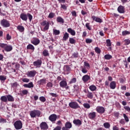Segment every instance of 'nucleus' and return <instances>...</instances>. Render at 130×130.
Wrapping results in <instances>:
<instances>
[{
  "mask_svg": "<svg viewBox=\"0 0 130 130\" xmlns=\"http://www.w3.org/2000/svg\"><path fill=\"white\" fill-rule=\"evenodd\" d=\"M57 118V116L55 114H52L49 117V119L51 121H55Z\"/></svg>",
  "mask_w": 130,
  "mask_h": 130,
  "instance_id": "obj_14",
  "label": "nucleus"
},
{
  "mask_svg": "<svg viewBox=\"0 0 130 130\" xmlns=\"http://www.w3.org/2000/svg\"><path fill=\"white\" fill-rule=\"evenodd\" d=\"M87 69H86V68H82V72L83 73V74H87Z\"/></svg>",
  "mask_w": 130,
  "mask_h": 130,
  "instance_id": "obj_61",
  "label": "nucleus"
},
{
  "mask_svg": "<svg viewBox=\"0 0 130 130\" xmlns=\"http://www.w3.org/2000/svg\"><path fill=\"white\" fill-rule=\"evenodd\" d=\"M89 80H90V76L88 75H84L82 77V81L84 82H88Z\"/></svg>",
  "mask_w": 130,
  "mask_h": 130,
  "instance_id": "obj_20",
  "label": "nucleus"
},
{
  "mask_svg": "<svg viewBox=\"0 0 130 130\" xmlns=\"http://www.w3.org/2000/svg\"><path fill=\"white\" fill-rule=\"evenodd\" d=\"M20 18L23 21H27L28 20L27 14L22 13L20 14Z\"/></svg>",
  "mask_w": 130,
  "mask_h": 130,
  "instance_id": "obj_15",
  "label": "nucleus"
},
{
  "mask_svg": "<svg viewBox=\"0 0 130 130\" xmlns=\"http://www.w3.org/2000/svg\"><path fill=\"white\" fill-rule=\"evenodd\" d=\"M106 43L107 46H111V41L110 40L108 39L106 40Z\"/></svg>",
  "mask_w": 130,
  "mask_h": 130,
  "instance_id": "obj_47",
  "label": "nucleus"
},
{
  "mask_svg": "<svg viewBox=\"0 0 130 130\" xmlns=\"http://www.w3.org/2000/svg\"><path fill=\"white\" fill-rule=\"evenodd\" d=\"M84 66L87 68V69H90V64H89V63L84 62Z\"/></svg>",
  "mask_w": 130,
  "mask_h": 130,
  "instance_id": "obj_55",
  "label": "nucleus"
},
{
  "mask_svg": "<svg viewBox=\"0 0 130 130\" xmlns=\"http://www.w3.org/2000/svg\"><path fill=\"white\" fill-rule=\"evenodd\" d=\"M64 71H67V72H69V71H71V68L69 66H65L64 67Z\"/></svg>",
  "mask_w": 130,
  "mask_h": 130,
  "instance_id": "obj_46",
  "label": "nucleus"
},
{
  "mask_svg": "<svg viewBox=\"0 0 130 130\" xmlns=\"http://www.w3.org/2000/svg\"><path fill=\"white\" fill-rule=\"evenodd\" d=\"M53 32L54 35H59V34L60 33V31H59V30H57L55 29H53Z\"/></svg>",
  "mask_w": 130,
  "mask_h": 130,
  "instance_id": "obj_34",
  "label": "nucleus"
},
{
  "mask_svg": "<svg viewBox=\"0 0 130 130\" xmlns=\"http://www.w3.org/2000/svg\"><path fill=\"white\" fill-rule=\"evenodd\" d=\"M1 100L3 102H7L8 101V98L6 96H2L1 98Z\"/></svg>",
  "mask_w": 130,
  "mask_h": 130,
  "instance_id": "obj_33",
  "label": "nucleus"
},
{
  "mask_svg": "<svg viewBox=\"0 0 130 130\" xmlns=\"http://www.w3.org/2000/svg\"><path fill=\"white\" fill-rule=\"evenodd\" d=\"M85 27L89 30H92V28H91V27L90 26V23H86Z\"/></svg>",
  "mask_w": 130,
  "mask_h": 130,
  "instance_id": "obj_44",
  "label": "nucleus"
},
{
  "mask_svg": "<svg viewBox=\"0 0 130 130\" xmlns=\"http://www.w3.org/2000/svg\"><path fill=\"white\" fill-rule=\"evenodd\" d=\"M22 81L23 83H29V82H30V79L28 78H22Z\"/></svg>",
  "mask_w": 130,
  "mask_h": 130,
  "instance_id": "obj_42",
  "label": "nucleus"
},
{
  "mask_svg": "<svg viewBox=\"0 0 130 130\" xmlns=\"http://www.w3.org/2000/svg\"><path fill=\"white\" fill-rule=\"evenodd\" d=\"M69 37H70V35L68 32H65L63 34L62 41H67L68 39H69Z\"/></svg>",
  "mask_w": 130,
  "mask_h": 130,
  "instance_id": "obj_19",
  "label": "nucleus"
},
{
  "mask_svg": "<svg viewBox=\"0 0 130 130\" xmlns=\"http://www.w3.org/2000/svg\"><path fill=\"white\" fill-rule=\"evenodd\" d=\"M83 106H84V108H87V109H89V108H90V104H89L88 103L83 104Z\"/></svg>",
  "mask_w": 130,
  "mask_h": 130,
  "instance_id": "obj_41",
  "label": "nucleus"
},
{
  "mask_svg": "<svg viewBox=\"0 0 130 130\" xmlns=\"http://www.w3.org/2000/svg\"><path fill=\"white\" fill-rule=\"evenodd\" d=\"M72 123L70 122H67L65 123V127H66V128H72Z\"/></svg>",
  "mask_w": 130,
  "mask_h": 130,
  "instance_id": "obj_28",
  "label": "nucleus"
},
{
  "mask_svg": "<svg viewBox=\"0 0 130 130\" xmlns=\"http://www.w3.org/2000/svg\"><path fill=\"white\" fill-rule=\"evenodd\" d=\"M61 9L67 10V6L65 5L61 4Z\"/></svg>",
  "mask_w": 130,
  "mask_h": 130,
  "instance_id": "obj_60",
  "label": "nucleus"
},
{
  "mask_svg": "<svg viewBox=\"0 0 130 130\" xmlns=\"http://www.w3.org/2000/svg\"><path fill=\"white\" fill-rule=\"evenodd\" d=\"M85 41L87 43H92V40L91 39H86Z\"/></svg>",
  "mask_w": 130,
  "mask_h": 130,
  "instance_id": "obj_56",
  "label": "nucleus"
},
{
  "mask_svg": "<svg viewBox=\"0 0 130 130\" xmlns=\"http://www.w3.org/2000/svg\"><path fill=\"white\" fill-rule=\"evenodd\" d=\"M73 57L77 58V57H78V56H79V53L78 52L74 53L73 54Z\"/></svg>",
  "mask_w": 130,
  "mask_h": 130,
  "instance_id": "obj_59",
  "label": "nucleus"
},
{
  "mask_svg": "<svg viewBox=\"0 0 130 130\" xmlns=\"http://www.w3.org/2000/svg\"><path fill=\"white\" fill-rule=\"evenodd\" d=\"M96 112H92L88 114V118L89 119H91L92 120H94L95 118H96Z\"/></svg>",
  "mask_w": 130,
  "mask_h": 130,
  "instance_id": "obj_9",
  "label": "nucleus"
},
{
  "mask_svg": "<svg viewBox=\"0 0 130 130\" xmlns=\"http://www.w3.org/2000/svg\"><path fill=\"white\" fill-rule=\"evenodd\" d=\"M40 114H41V112H40L39 110H34L30 111V117L32 118H34V117H36V116L39 117V116H40Z\"/></svg>",
  "mask_w": 130,
  "mask_h": 130,
  "instance_id": "obj_2",
  "label": "nucleus"
},
{
  "mask_svg": "<svg viewBox=\"0 0 130 130\" xmlns=\"http://www.w3.org/2000/svg\"><path fill=\"white\" fill-rule=\"evenodd\" d=\"M86 96L87 98H89V99H92L94 94H93V93L88 91Z\"/></svg>",
  "mask_w": 130,
  "mask_h": 130,
  "instance_id": "obj_25",
  "label": "nucleus"
},
{
  "mask_svg": "<svg viewBox=\"0 0 130 130\" xmlns=\"http://www.w3.org/2000/svg\"><path fill=\"white\" fill-rule=\"evenodd\" d=\"M27 49H30L31 50H34L35 48L32 44H28L26 47Z\"/></svg>",
  "mask_w": 130,
  "mask_h": 130,
  "instance_id": "obj_31",
  "label": "nucleus"
},
{
  "mask_svg": "<svg viewBox=\"0 0 130 130\" xmlns=\"http://www.w3.org/2000/svg\"><path fill=\"white\" fill-rule=\"evenodd\" d=\"M124 109L127 111L128 112H130V107L128 106H125L124 107Z\"/></svg>",
  "mask_w": 130,
  "mask_h": 130,
  "instance_id": "obj_54",
  "label": "nucleus"
},
{
  "mask_svg": "<svg viewBox=\"0 0 130 130\" xmlns=\"http://www.w3.org/2000/svg\"><path fill=\"white\" fill-rule=\"evenodd\" d=\"M71 14L73 17H77V12L76 11H72Z\"/></svg>",
  "mask_w": 130,
  "mask_h": 130,
  "instance_id": "obj_62",
  "label": "nucleus"
},
{
  "mask_svg": "<svg viewBox=\"0 0 130 130\" xmlns=\"http://www.w3.org/2000/svg\"><path fill=\"white\" fill-rule=\"evenodd\" d=\"M69 42L71 44H75L76 43V40L74 39L73 38H69Z\"/></svg>",
  "mask_w": 130,
  "mask_h": 130,
  "instance_id": "obj_37",
  "label": "nucleus"
},
{
  "mask_svg": "<svg viewBox=\"0 0 130 130\" xmlns=\"http://www.w3.org/2000/svg\"><path fill=\"white\" fill-rule=\"evenodd\" d=\"M91 18L93 21H95L97 23H102V19L100 18L96 17L95 16H92Z\"/></svg>",
  "mask_w": 130,
  "mask_h": 130,
  "instance_id": "obj_16",
  "label": "nucleus"
},
{
  "mask_svg": "<svg viewBox=\"0 0 130 130\" xmlns=\"http://www.w3.org/2000/svg\"><path fill=\"white\" fill-rule=\"evenodd\" d=\"M14 125L16 129H21V128L23 127V124H22V122H21V121H16L14 123Z\"/></svg>",
  "mask_w": 130,
  "mask_h": 130,
  "instance_id": "obj_5",
  "label": "nucleus"
},
{
  "mask_svg": "<svg viewBox=\"0 0 130 130\" xmlns=\"http://www.w3.org/2000/svg\"><path fill=\"white\" fill-rule=\"evenodd\" d=\"M41 129L46 130L48 128V125L45 122H43L40 124Z\"/></svg>",
  "mask_w": 130,
  "mask_h": 130,
  "instance_id": "obj_10",
  "label": "nucleus"
},
{
  "mask_svg": "<svg viewBox=\"0 0 130 130\" xmlns=\"http://www.w3.org/2000/svg\"><path fill=\"white\" fill-rule=\"evenodd\" d=\"M7 80V76L1 75L0 76V81L2 82H5V80Z\"/></svg>",
  "mask_w": 130,
  "mask_h": 130,
  "instance_id": "obj_35",
  "label": "nucleus"
},
{
  "mask_svg": "<svg viewBox=\"0 0 130 130\" xmlns=\"http://www.w3.org/2000/svg\"><path fill=\"white\" fill-rule=\"evenodd\" d=\"M94 50L96 53H100L101 52V50L97 47L95 48Z\"/></svg>",
  "mask_w": 130,
  "mask_h": 130,
  "instance_id": "obj_49",
  "label": "nucleus"
},
{
  "mask_svg": "<svg viewBox=\"0 0 130 130\" xmlns=\"http://www.w3.org/2000/svg\"><path fill=\"white\" fill-rule=\"evenodd\" d=\"M37 72L35 70L28 71L26 73V76L28 77V78H33L36 76Z\"/></svg>",
  "mask_w": 130,
  "mask_h": 130,
  "instance_id": "obj_7",
  "label": "nucleus"
},
{
  "mask_svg": "<svg viewBox=\"0 0 130 130\" xmlns=\"http://www.w3.org/2000/svg\"><path fill=\"white\" fill-rule=\"evenodd\" d=\"M0 24L2 27L4 28H8V27H10L11 26V24H10V21H8L5 19H3L1 21Z\"/></svg>",
  "mask_w": 130,
  "mask_h": 130,
  "instance_id": "obj_3",
  "label": "nucleus"
},
{
  "mask_svg": "<svg viewBox=\"0 0 130 130\" xmlns=\"http://www.w3.org/2000/svg\"><path fill=\"white\" fill-rule=\"evenodd\" d=\"M42 63V62H41V60H38L34 62V66L36 68H40V67H41Z\"/></svg>",
  "mask_w": 130,
  "mask_h": 130,
  "instance_id": "obj_13",
  "label": "nucleus"
},
{
  "mask_svg": "<svg viewBox=\"0 0 130 130\" xmlns=\"http://www.w3.org/2000/svg\"><path fill=\"white\" fill-rule=\"evenodd\" d=\"M11 38H12V37H11V36H10V35L8 34L6 36L7 40H11Z\"/></svg>",
  "mask_w": 130,
  "mask_h": 130,
  "instance_id": "obj_58",
  "label": "nucleus"
},
{
  "mask_svg": "<svg viewBox=\"0 0 130 130\" xmlns=\"http://www.w3.org/2000/svg\"><path fill=\"white\" fill-rule=\"evenodd\" d=\"M76 82H77V79H76V78H73L71 80L69 83L70 84H74Z\"/></svg>",
  "mask_w": 130,
  "mask_h": 130,
  "instance_id": "obj_40",
  "label": "nucleus"
},
{
  "mask_svg": "<svg viewBox=\"0 0 130 130\" xmlns=\"http://www.w3.org/2000/svg\"><path fill=\"white\" fill-rule=\"evenodd\" d=\"M110 87L111 89H115V87H116V83H115V82L112 81L111 82Z\"/></svg>",
  "mask_w": 130,
  "mask_h": 130,
  "instance_id": "obj_27",
  "label": "nucleus"
},
{
  "mask_svg": "<svg viewBox=\"0 0 130 130\" xmlns=\"http://www.w3.org/2000/svg\"><path fill=\"white\" fill-rule=\"evenodd\" d=\"M56 124H57V125H59V126H60V127H61V125H62L61 121H58L56 123Z\"/></svg>",
  "mask_w": 130,
  "mask_h": 130,
  "instance_id": "obj_63",
  "label": "nucleus"
},
{
  "mask_svg": "<svg viewBox=\"0 0 130 130\" xmlns=\"http://www.w3.org/2000/svg\"><path fill=\"white\" fill-rule=\"evenodd\" d=\"M73 123L76 125H81L82 124V122L79 119L74 120Z\"/></svg>",
  "mask_w": 130,
  "mask_h": 130,
  "instance_id": "obj_24",
  "label": "nucleus"
},
{
  "mask_svg": "<svg viewBox=\"0 0 130 130\" xmlns=\"http://www.w3.org/2000/svg\"><path fill=\"white\" fill-rule=\"evenodd\" d=\"M123 117L126 122H128L129 121V119H128V117L126 116L125 114H123Z\"/></svg>",
  "mask_w": 130,
  "mask_h": 130,
  "instance_id": "obj_43",
  "label": "nucleus"
},
{
  "mask_svg": "<svg viewBox=\"0 0 130 130\" xmlns=\"http://www.w3.org/2000/svg\"><path fill=\"white\" fill-rule=\"evenodd\" d=\"M39 85H43V84H46V79H42L38 81Z\"/></svg>",
  "mask_w": 130,
  "mask_h": 130,
  "instance_id": "obj_26",
  "label": "nucleus"
},
{
  "mask_svg": "<svg viewBox=\"0 0 130 130\" xmlns=\"http://www.w3.org/2000/svg\"><path fill=\"white\" fill-rule=\"evenodd\" d=\"M69 106L71 108H73V109H77V108H80V106L78 104V103L72 102L69 103Z\"/></svg>",
  "mask_w": 130,
  "mask_h": 130,
  "instance_id": "obj_6",
  "label": "nucleus"
},
{
  "mask_svg": "<svg viewBox=\"0 0 130 130\" xmlns=\"http://www.w3.org/2000/svg\"><path fill=\"white\" fill-rule=\"evenodd\" d=\"M17 28L18 31H19V32H21L25 30V28L24 27V26L22 25H18L17 26Z\"/></svg>",
  "mask_w": 130,
  "mask_h": 130,
  "instance_id": "obj_23",
  "label": "nucleus"
},
{
  "mask_svg": "<svg viewBox=\"0 0 130 130\" xmlns=\"http://www.w3.org/2000/svg\"><path fill=\"white\" fill-rule=\"evenodd\" d=\"M52 83L51 82H49L47 84V87L48 88H52Z\"/></svg>",
  "mask_w": 130,
  "mask_h": 130,
  "instance_id": "obj_53",
  "label": "nucleus"
},
{
  "mask_svg": "<svg viewBox=\"0 0 130 130\" xmlns=\"http://www.w3.org/2000/svg\"><path fill=\"white\" fill-rule=\"evenodd\" d=\"M105 128H110V123L108 122H105L103 124Z\"/></svg>",
  "mask_w": 130,
  "mask_h": 130,
  "instance_id": "obj_36",
  "label": "nucleus"
},
{
  "mask_svg": "<svg viewBox=\"0 0 130 130\" xmlns=\"http://www.w3.org/2000/svg\"><path fill=\"white\" fill-rule=\"evenodd\" d=\"M67 31L68 33H70L71 35H72V36H75V35H76V31L71 28H68L67 29Z\"/></svg>",
  "mask_w": 130,
  "mask_h": 130,
  "instance_id": "obj_21",
  "label": "nucleus"
},
{
  "mask_svg": "<svg viewBox=\"0 0 130 130\" xmlns=\"http://www.w3.org/2000/svg\"><path fill=\"white\" fill-rule=\"evenodd\" d=\"M25 88H33L34 87V85L33 84V82H30L28 84H25L23 85Z\"/></svg>",
  "mask_w": 130,
  "mask_h": 130,
  "instance_id": "obj_17",
  "label": "nucleus"
},
{
  "mask_svg": "<svg viewBox=\"0 0 130 130\" xmlns=\"http://www.w3.org/2000/svg\"><path fill=\"white\" fill-rule=\"evenodd\" d=\"M60 87L61 88H65V89H68L69 88V86H68V83L65 80L61 81L59 83Z\"/></svg>",
  "mask_w": 130,
  "mask_h": 130,
  "instance_id": "obj_8",
  "label": "nucleus"
},
{
  "mask_svg": "<svg viewBox=\"0 0 130 130\" xmlns=\"http://www.w3.org/2000/svg\"><path fill=\"white\" fill-rule=\"evenodd\" d=\"M125 42V45H128V44H130V40L129 39H126L124 41Z\"/></svg>",
  "mask_w": 130,
  "mask_h": 130,
  "instance_id": "obj_48",
  "label": "nucleus"
},
{
  "mask_svg": "<svg viewBox=\"0 0 130 130\" xmlns=\"http://www.w3.org/2000/svg\"><path fill=\"white\" fill-rule=\"evenodd\" d=\"M43 54L44 56H47L48 55V51L45 50L43 52Z\"/></svg>",
  "mask_w": 130,
  "mask_h": 130,
  "instance_id": "obj_51",
  "label": "nucleus"
},
{
  "mask_svg": "<svg viewBox=\"0 0 130 130\" xmlns=\"http://www.w3.org/2000/svg\"><path fill=\"white\" fill-rule=\"evenodd\" d=\"M89 89L90 90H91L92 92L95 91L97 88L95 86V85H91L89 86Z\"/></svg>",
  "mask_w": 130,
  "mask_h": 130,
  "instance_id": "obj_38",
  "label": "nucleus"
},
{
  "mask_svg": "<svg viewBox=\"0 0 130 130\" xmlns=\"http://www.w3.org/2000/svg\"><path fill=\"white\" fill-rule=\"evenodd\" d=\"M130 31H128L127 30H124L122 32V36H126V35H129Z\"/></svg>",
  "mask_w": 130,
  "mask_h": 130,
  "instance_id": "obj_32",
  "label": "nucleus"
},
{
  "mask_svg": "<svg viewBox=\"0 0 130 130\" xmlns=\"http://www.w3.org/2000/svg\"><path fill=\"white\" fill-rule=\"evenodd\" d=\"M27 17H28V19L29 20L30 22L32 20V19H33V16L29 13L27 14Z\"/></svg>",
  "mask_w": 130,
  "mask_h": 130,
  "instance_id": "obj_52",
  "label": "nucleus"
},
{
  "mask_svg": "<svg viewBox=\"0 0 130 130\" xmlns=\"http://www.w3.org/2000/svg\"><path fill=\"white\" fill-rule=\"evenodd\" d=\"M56 20H57V22H58V23H63L64 22V20L60 16L57 17Z\"/></svg>",
  "mask_w": 130,
  "mask_h": 130,
  "instance_id": "obj_29",
  "label": "nucleus"
},
{
  "mask_svg": "<svg viewBox=\"0 0 130 130\" xmlns=\"http://www.w3.org/2000/svg\"><path fill=\"white\" fill-rule=\"evenodd\" d=\"M118 12L120 14H123L124 13V7L122 6H120L117 9Z\"/></svg>",
  "mask_w": 130,
  "mask_h": 130,
  "instance_id": "obj_18",
  "label": "nucleus"
},
{
  "mask_svg": "<svg viewBox=\"0 0 130 130\" xmlns=\"http://www.w3.org/2000/svg\"><path fill=\"white\" fill-rule=\"evenodd\" d=\"M105 59H106L107 60H109L110 59H111L112 58V56L110 54H106L104 56Z\"/></svg>",
  "mask_w": 130,
  "mask_h": 130,
  "instance_id": "obj_30",
  "label": "nucleus"
},
{
  "mask_svg": "<svg viewBox=\"0 0 130 130\" xmlns=\"http://www.w3.org/2000/svg\"><path fill=\"white\" fill-rule=\"evenodd\" d=\"M42 26H45L43 29L41 28L42 31L45 32L47 30L49 29V22H47L46 20H45L41 22Z\"/></svg>",
  "mask_w": 130,
  "mask_h": 130,
  "instance_id": "obj_4",
  "label": "nucleus"
},
{
  "mask_svg": "<svg viewBox=\"0 0 130 130\" xmlns=\"http://www.w3.org/2000/svg\"><path fill=\"white\" fill-rule=\"evenodd\" d=\"M61 127L59 126H57L53 130H61Z\"/></svg>",
  "mask_w": 130,
  "mask_h": 130,
  "instance_id": "obj_64",
  "label": "nucleus"
},
{
  "mask_svg": "<svg viewBox=\"0 0 130 130\" xmlns=\"http://www.w3.org/2000/svg\"><path fill=\"white\" fill-rule=\"evenodd\" d=\"M96 111L98 113H104V111H105V109L103 107H97L96 108Z\"/></svg>",
  "mask_w": 130,
  "mask_h": 130,
  "instance_id": "obj_11",
  "label": "nucleus"
},
{
  "mask_svg": "<svg viewBox=\"0 0 130 130\" xmlns=\"http://www.w3.org/2000/svg\"><path fill=\"white\" fill-rule=\"evenodd\" d=\"M40 100L42 102H45V101H46V99H45V98L44 96L40 97Z\"/></svg>",
  "mask_w": 130,
  "mask_h": 130,
  "instance_id": "obj_50",
  "label": "nucleus"
},
{
  "mask_svg": "<svg viewBox=\"0 0 130 130\" xmlns=\"http://www.w3.org/2000/svg\"><path fill=\"white\" fill-rule=\"evenodd\" d=\"M22 93L23 94V95H27V94H28V90H23L22 91Z\"/></svg>",
  "mask_w": 130,
  "mask_h": 130,
  "instance_id": "obj_57",
  "label": "nucleus"
},
{
  "mask_svg": "<svg viewBox=\"0 0 130 130\" xmlns=\"http://www.w3.org/2000/svg\"><path fill=\"white\" fill-rule=\"evenodd\" d=\"M55 15V14L54 13L51 12L49 13L48 17L50 19H52L54 17Z\"/></svg>",
  "mask_w": 130,
  "mask_h": 130,
  "instance_id": "obj_39",
  "label": "nucleus"
},
{
  "mask_svg": "<svg viewBox=\"0 0 130 130\" xmlns=\"http://www.w3.org/2000/svg\"><path fill=\"white\" fill-rule=\"evenodd\" d=\"M0 47L2 48H4L5 51H7L8 52L13 50V46L11 45H8L6 44H1Z\"/></svg>",
  "mask_w": 130,
  "mask_h": 130,
  "instance_id": "obj_1",
  "label": "nucleus"
},
{
  "mask_svg": "<svg viewBox=\"0 0 130 130\" xmlns=\"http://www.w3.org/2000/svg\"><path fill=\"white\" fill-rule=\"evenodd\" d=\"M7 122V119L3 118H0V123H6Z\"/></svg>",
  "mask_w": 130,
  "mask_h": 130,
  "instance_id": "obj_45",
  "label": "nucleus"
},
{
  "mask_svg": "<svg viewBox=\"0 0 130 130\" xmlns=\"http://www.w3.org/2000/svg\"><path fill=\"white\" fill-rule=\"evenodd\" d=\"M7 100L9 101V102H14L15 101V99L11 95H7Z\"/></svg>",
  "mask_w": 130,
  "mask_h": 130,
  "instance_id": "obj_22",
  "label": "nucleus"
},
{
  "mask_svg": "<svg viewBox=\"0 0 130 130\" xmlns=\"http://www.w3.org/2000/svg\"><path fill=\"white\" fill-rule=\"evenodd\" d=\"M31 42L32 44H34V45H38V44L40 43V40L36 38H35L31 40Z\"/></svg>",
  "mask_w": 130,
  "mask_h": 130,
  "instance_id": "obj_12",
  "label": "nucleus"
}]
</instances>
